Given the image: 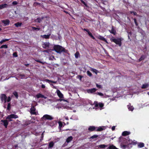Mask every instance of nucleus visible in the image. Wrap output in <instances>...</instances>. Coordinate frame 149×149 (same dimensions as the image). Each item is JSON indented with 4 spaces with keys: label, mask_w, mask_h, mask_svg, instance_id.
Returning a JSON list of instances; mask_svg holds the SVG:
<instances>
[{
    "label": "nucleus",
    "mask_w": 149,
    "mask_h": 149,
    "mask_svg": "<svg viewBox=\"0 0 149 149\" xmlns=\"http://www.w3.org/2000/svg\"><path fill=\"white\" fill-rule=\"evenodd\" d=\"M58 123L59 124V126L58 128L60 130L61 129V128L63 126V124L62 122L61 121H59L58 122Z\"/></svg>",
    "instance_id": "7c9ffc66"
},
{
    "label": "nucleus",
    "mask_w": 149,
    "mask_h": 149,
    "mask_svg": "<svg viewBox=\"0 0 149 149\" xmlns=\"http://www.w3.org/2000/svg\"><path fill=\"white\" fill-rule=\"evenodd\" d=\"M53 119V118L51 116L48 114L44 115L41 118V119L42 120H52Z\"/></svg>",
    "instance_id": "423d86ee"
},
{
    "label": "nucleus",
    "mask_w": 149,
    "mask_h": 149,
    "mask_svg": "<svg viewBox=\"0 0 149 149\" xmlns=\"http://www.w3.org/2000/svg\"><path fill=\"white\" fill-rule=\"evenodd\" d=\"M13 55L14 56L17 57L18 56L17 53L16 52H14L13 54Z\"/></svg>",
    "instance_id": "49530a36"
},
{
    "label": "nucleus",
    "mask_w": 149,
    "mask_h": 149,
    "mask_svg": "<svg viewBox=\"0 0 149 149\" xmlns=\"http://www.w3.org/2000/svg\"><path fill=\"white\" fill-rule=\"evenodd\" d=\"M82 29L85 31H86L88 33V32H89V31H90L87 29Z\"/></svg>",
    "instance_id": "603ef678"
},
{
    "label": "nucleus",
    "mask_w": 149,
    "mask_h": 149,
    "mask_svg": "<svg viewBox=\"0 0 149 149\" xmlns=\"http://www.w3.org/2000/svg\"><path fill=\"white\" fill-rule=\"evenodd\" d=\"M87 74L88 75L91 77L92 76V74L91 72L89 70H88L87 72Z\"/></svg>",
    "instance_id": "58836bf2"
},
{
    "label": "nucleus",
    "mask_w": 149,
    "mask_h": 149,
    "mask_svg": "<svg viewBox=\"0 0 149 149\" xmlns=\"http://www.w3.org/2000/svg\"><path fill=\"white\" fill-rule=\"evenodd\" d=\"M40 28H37V29H36V30H40Z\"/></svg>",
    "instance_id": "0e129e2a"
},
{
    "label": "nucleus",
    "mask_w": 149,
    "mask_h": 149,
    "mask_svg": "<svg viewBox=\"0 0 149 149\" xmlns=\"http://www.w3.org/2000/svg\"><path fill=\"white\" fill-rule=\"evenodd\" d=\"M13 94L15 96L16 99L18 98V93L17 92L15 91L13 93Z\"/></svg>",
    "instance_id": "c756f323"
},
{
    "label": "nucleus",
    "mask_w": 149,
    "mask_h": 149,
    "mask_svg": "<svg viewBox=\"0 0 149 149\" xmlns=\"http://www.w3.org/2000/svg\"><path fill=\"white\" fill-rule=\"evenodd\" d=\"M94 104L95 105V107H97L99 106L100 108H102L104 106V104L103 103L101 102H99L98 103L97 101H95Z\"/></svg>",
    "instance_id": "6e6552de"
},
{
    "label": "nucleus",
    "mask_w": 149,
    "mask_h": 149,
    "mask_svg": "<svg viewBox=\"0 0 149 149\" xmlns=\"http://www.w3.org/2000/svg\"><path fill=\"white\" fill-rule=\"evenodd\" d=\"M54 145V142L52 141H51L49 143L48 146V148H52Z\"/></svg>",
    "instance_id": "aec40b11"
},
{
    "label": "nucleus",
    "mask_w": 149,
    "mask_h": 149,
    "mask_svg": "<svg viewBox=\"0 0 149 149\" xmlns=\"http://www.w3.org/2000/svg\"><path fill=\"white\" fill-rule=\"evenodd\" d=\"M92 71L94 72L96 74H97V70L95 69H92Z\"/></svg>",
    "instance_id": "3c124183"
},
{
    "label": "nucleus",
    "mask_w": 149,
    "mask_h": 149,
    "mask_svg": "<svg viewBox=\"0 0 149 149\" xmlns=\"http://www.w3.org/2000/svg\"><path fill=\"white\" fill-rule=\"evenodd\" d=\"M36 109L34 106H32L30 109V113L31 115H37V113L36 112Z\"/></svg>",
    "instance_id": "0eeeda50"
},
{
    "label": "nucleus",
    "mask_w": 149,
    "mask_h": 149,
    "mask_svg": "<svg viewBox=\"0 0 149 149\" xmlns=\"http://www.w3.org/2000/svg\"><path fill=\"white\" fill-rule=\"evenodd\" d=\"M8 6V5L6 3H4L3 4L0 5L1 9L7 8Z\"/></svg>",
    "instance_id": "4be33fe9"
},
{
    "label": "nucleus",
    "mask_w": 149,
    "mask_h": 149,
    "mask_svg": "<svg viewBox=\"0 0 149 149\" xmlns=\"http://www.w3.org/2000/svg\"><path fill=\"white\" fill-rule=\"evenodd\" d=\"M80 56V54L79 52H77L75 54V56L76 58H77Z\"/></svg>",
    "instance_id": "473e14b6"
},
{
    "label": "nucleus",
    "mask_w": 149,
    "mask_h": 149,
    "mask_svg": "<svg viewBox=\"0 0 149 149\" xmlns=\"http://www.w3.org/2000/svg\"><path fill=\"white\" fill-rule=\"evenodd\" d=\"M97 90V89L95 88H92L89 89L87 90V91L88 93H93L95 92Z\"/></svg>",
    "instance_id": "4468645a"
},
{
    "label": "nucleus",
    "mask_w": 149,
    "mask_h": 149,
    "mask_svg": "<svg viewBox=\"0 0 149 149\" xmlns=\"http://www.w3.org/2000/svg\"><path fill=\"white\" fill-rule=\"evenodd\" d=\"M56 91L58 96L60 98H62L63 97V95L61 93V92L60 90H57Z\"/></svg>",
    "instance_id": "2eb2a0df"
},
{
    "label": "nucleus",
    "mask_w": 149,
    "mask_h": 149,
    "mask_svg": "<svg viewBox=\"0 0 149 149\" xmlns=\"http://www.w3.org/2000/svg\"><path fill=\"white\" fill-rule=\"evenodd\" d=\"M146 57L145 55H142L141 56V57L139 59V61L140 62L141 61L144 60Z\"/></svg>",
    "instance_id": "5701e85b"
},
{
    "label": "nucleus",
    "mask_w": 149,
    "mask_h": 149,
    "mask_svg": "<svg viewBox=\"0 0 149 149\" xmlns=\"http://www.w3.org/2000/svg\"><path fill=\"white\" fill-rule=\"evenodd\" d=\"M43 52H48V51L47 50H44V51H43Z\"/></svg>",
    "instance_id": "13d9d810"
},
{
    "label": "nucleus",
    "mask_w": 149,
    "mask_h": 149,
    "mask_svg": "<svg viewBox=\"0 0 149 149\" xmlns=\"http://www.w3.org/2000/svg\"><path fill=\"white\" fill-rule=\"evenodd\" d=\"M3 43V42H2V40H1V41H0V44H2Z\"/></svg>",
    "instance_id": "338daca9"
},
{
    "label": "nucleus",
    "mask_w": 149,
    "mask_h": 149,
    "mask_svg": "<svg viewBox=\"0 0 149 149\" xmlns=\"http://www.w3.org/2000/svg\"><path fill=\"white\" fill-rule=\"evenodd\" d=\"M1 22L4 24V26H6L9 25L10 23V21L8 19H6L5 20H1Z\"/></svg>",
    "instance_id": "9b49d317"
},
{
    "label": "nucleus",
    "mask_w": 149,
    "mask_h": 149,
    "mask_svg": "<svg viewBox=\"0 0 149 149\" xmlns=\"http://www.w3.org/2000/svg\"><path fill=\"white\" fill-rule=\"evenodd\" d=\"M149 84L148 83H145L143 84L141 86V88L142 89H145L148 87Z\"/></svg>",
    "instance_id": "6ab92c4d"
},
{
    "label": "nucleus",
    "mask_w": 149,
    "mask_h": 149,
    "mask_svg": "<svg viewBox=\"0 0 149 149\" xmlns=\"http://www.w3.org/2000/svg\"><path fill=\"white\" fill-rule=\"evenodd\" d=\"M1 124L3 125L5 127L7 128L8 125V122L7 120H1Z\"/></svg>",
    "instance_id": "9d476101"
},
{
    "label": "nucleus",
    "mask_w": 149,
    "mask_h": 149,
    "mask_svg": "<svg viewBox=\"0 0 149 149\" xmlns=\"http://www.w3.org/2000/svg\"><path fill=\"white\" fill-rule=\"evenodd\" d=\"M73 139V137L72 136H70L68 137L66 139V142L67 143H69Z\"/></svg>",
    "instance_id": "a211bd4d"
},
{
    "label": "nucleus",
    "mask_w": 149,
    "mask_h": 149,
    "mask_svg": "<svg viewBox=\"0 0 149 149\" xmlns=\"http://www.w3.org/2000/svg\"><path fill=\"white\" fill-rule=\"evenodd\" d=\"M111 41L114 42L116 44L118 45L119 47H121L122 45V39L121 38H118V39L115 38H111Z\"/></svg>",
    "instance_id": "20e7f679"
},
{
    "label": "nucleus",
    "mask_w": 149,
    "mask_h": 149,
    "mask_svg": "<svg viewBox=\"0 0 149 149\" xmlns=\"http://www.w3.org/2000/svg\"><path fill=\"white\" fill-rule=\"evenodd\" d=\"M81 2L84 4L85 6L87 7H88V6L86 3L83 0H80Z\"/></svg>",
    "instance_id": "e433bc0d"
},
{
    "label": "nucleus",
    "mask_w": 149,
    "mask_h": 149,
    "mask_svg": "<svg viewBox=\"0 0 149 149\" xmlns=\"http://www.w3.org/2000/svg\"><path fill=\"white\" fill-rule=\"evenodd\" d=\"M98 95H99L101 96H103V94L101 92H97V93H96Z\"/></svg>",
    "instance_id": "37998d69"
},
{
    "label": "nucleus",
    "mask_w": 149,
    "mask_h": 149,
    "mask_svg": "<svg viewBox=\"0 0 149 149\" xmlns=\"http://www.w3.org/2000/svg\"><path fill=\"white\" fill-rule=\"evenodd\" d=\"M137 145L138 147L141 148L144 146V144L142 142H138L134 140H132L129 139L128 140H125L123 143H120L121 148L123 149H125L127 148L128 149H130L132 147V145Z\"/></svg>",
    "instance_id": "f257e3e1"
},
{
    "label": "nucleus",
    "mask_w": 149,
    "mask_h": 149,
    "mask_svg": "<svg viewBox=\"0 0 149 149\" xmlns=\"http://www.w3.org/2000/svg\"><path fill=\"white\" fill-rule=\"evenodd\" d=\"M115 137H116L115 136H114V137H111V139H112V140H113V139H114V138H115Z\"/></svg>",
    "instance_id": "69168bd1"
},
{
    "label": "nucleus",
    "mask_w": 149,
    "mask_h": 149,
    "mask_svg": "<svg viewBox=\"0 0 149 149\" xmlns=\"http://www.w3.org/2000/svg\"><path fill=\"white\" fill-rule=\"evenodd\" d=\"M9 40V39H3L2 40V42L3 43L4 42H6V41H8Z\"/></svg>",
    "instance_id": "c03bdc74"
},
{
    "label": "nucleus",
    "mask_w": 149,
    "mask_h": 149,
    "mask_svg": "<svg viewBox=\"0 0 149 149\" xmlns=\"http://www.w3.org/2000/svg\"><path fill=\"white\" fill-rule=\"evenodd\" d=\"M20 77H23L24 76V74H21L20 75Z\"/></svg>",
    "instance_id": "680f3d73"
},
{
    "label": "nucleus",
    "mask_w": 149,
    "mask_h": 149,
    "mask_svg": "<svg viewBox=\"0 0 149 149\" xmlns=\"http://www.w3.org/2000/svg\"><path fill=\"white\" fill-rule=\"evenodd\" d=\"M109 31L111 33L114 35L116 34V31L114 27L113 26H112L111 30H109Z\"/></svg>",
    "instance_id": "f8f14e48"
},
{
    "label": "nucleus",
    "mask_w": 149,
    "mask_h": 149,
    "mask_svg": "<svg viewBox=\"0 0 149 149\" xmlns=\"http://www.w3.org/2000/svg\"><path fill=\"white\" fill-rule=\"evenodd\" d=\"M35 21L36 22L40 23L41 22V20L40 18H38L35 20Z\"/></svg>",
    "instance_id": "4c0bfd02"
},
{
    "label": "nucleus",
    "mask_w": 149,
    "mask_h": 149,
    "mask_svg": "<svg viewBox=\"0 0 149 149\" xmlns=\"http://www.w3.org/2000/svg\"><path fill=\"white\" fill-rule=\"evenodd\" d=\"M22 22H17L14 24V25L17 27H20L22 25Z\"/></svg>",
    "instance_id": "393cba45"
},
{
    "label": "nucleus",
    "mask_w": 149,
    "mask_h": 149,
    "mask_svg": "<svg viewBox=\"0 0 149 149\" xmlns=\"http://www.w3.org/2000/svg\"><path fill=\"white\" fill-rule=\"evenodd\" d=\"M130 133V132H127V131H124L122 133V135L123 136H125L128 135Z\"/></svg>",
    "instance_id": "412c9836"
},
{
    "label": "nucleus",
    "mask_w": 149,
    "mask_h": 149,
    "mask_svg": "<svg viewBox=\"0 0 149 149\" xmlns=\"http://www.w3.org/2000/svg\"><path fill=\"white\" fill-rule=\"evenodd\" d=\"M36 97L38 98H44V99H45L47 98V97H45L44 95H42V94L40 93H39L38 94H37L36 95Z\"/></svg>",
    "instance_id": "dca6fc26"
},
{
    "label": "nucleus",
    "mask_w": 149,
    "mask_h": 149,
    "mask_svg": "<svg viewBox=\"0 0 149 149\" xmlns=\"http://www.w3.org/2000/svg\"><path fill=\"white\" fill-rule=\"evenodd\" d=\"M25 66H28L29 65V64H25Z\"/></svg>",
    "instance_id": "e2e57ef3"
},
{
    "label": "nucleus",
    "mask_w": 149,
    "mask_h": 149,
    "mask_svg": "<svg viewBox=\"0 0 149 149\" xmlns=\"http://www.w3.org/2000/svg\"><path fill=\"white\" fill-rule=\"evenodd\" d=\"M98 38L101 40H102L104 42H106V43H108V42L107 40L103 36H98Z\"/></svg>",
    "instance_id": "f3484780"
},
{
    "label": "nucleus",
    "mask_w": 149,
    "mask_h": 149,
    "mask_svg": "<svg viewBox=\"0 0 149 149\" xmlns=\"http://www.w3.org/2000/svg\"><path fill=\"white\" fill-rule=\"evenodd\" d=\"M88 35L93 39H95V38L92 35V33L90 32V31H89L88 32Z\"/></svg>",
    "instance_id": "72a5a7b5"
},
{
    "label": "nucleus",
    "mask_w": 149,
    "mask_h": 149,
    "mask_svg": "<svg viewBox=\"0 0 149 149\" xmlns=\"http://www.w3.org/2000/svg\"><path fill=\"white\" fill-rule=\"evenodd\" d=\"M8 47V46L7 45L5 44L3 45L0 47V49H2L5 48L6 49Z\"/></svg>",
    "instance_id": "f704fd0d"
},
{
    "label": "nucleus",
    "mask_w": 149,
    "mask_h": 149,
    "mask_svg": "<svg viewBox=\"0 0 149 149\" xmlns=\"http://www.w3.org/2000/svg\"><path fill=\"white\" fill-rule=\"evenodd\" d=\"M96 86L97 88H102V86L101 85H99L97 84H96Z\"/></svg>",
    "instance_id": "8fccbe9b"
},
{
    "label": "nucleus",
    "mask_w": 149,
    "mask_h": 149,
    "mask_svg": "<svg viewBox=\"0 0 149 149\" xmlns=\"http://www.w3.org/2000/svg\"><path fill=\"white\" fill-rule=\"evenodd\" d=\"M134 20L135 24L136 26H138V24L137 22L136 19V18H134Z\"/></svg>",
    "instance_id": "a19ab883"
},
{
    "label": "nucleus",
    "mask_w": 149,
    "mask_h": 149,
    "mask_svg": "<svg viewBox=\"0 0 149 149\" xmlns=\"http://www.w3.org/2000/svg\"><path fill=\"white\" fill-rule=\"evenodd\" d=\"M64 13H65L66 14H68V12L67 11H66L65 10H64Z\"/></svg>",
    "instance_id": "052dcab7"
},
{
    "label": "nucleus",
    "mask_w": 149,
    "mask_h": 149,
    "mask_svg": "<svg viewBox=\"0 0 149 149\" xmlns=\"http://www.w3.org/2000/svg\"><path fill=\"white\" fill-rule=\"evenodd\" d=\"M11 100V98H10V96H9L8 97L7 99L6 100V101L8 102H9Z\"/></svg>",
    "instance_id": "a18cd8bd"
},
{
    "label": "nucleus",
    "mask_w": 149,
    "mask_h": 149,
    "mask_svg": "<svg viewBox=\"0 0 149 149\" xmlns=\"http://www.w3.org/2000/svg\"><path fill=\"white\" fill-rule=\"evenodd\" d=\"M98 137V136L97 135H94L93 136H92L91 137V138L93 139L94 138H97Z\"/></svg>",
    "instance_id": "79ce46f5"
},
{
    "label": "nucleus",
    "mask_w": 149,
    "mask_h": 149,
    "mask_svg": "<svg viewBox=\"0 0 149 149\" xmlns=\"http://www.w3.org/2000/svg\"><path fill=\"white\" fill-rule=\"evenodd\" d=\"M107 149H118L113 145H111L109 146Z\"/></svg>",
    "instance_id": "b1692460"
},
{
    "label": "nucleus",
    "mask_w": 149,
    "mask_h": 149,
    "mask_svg": "<svg viewBox=\"0 0 149 149\" xmlns=\"http://www.w3.org/2000/svg\"><path fill=\"white\" fill-rule=\"evenodd\" d=\"M45 132V131H44V132L43 133H42V134L41 136V138L40 139V140H42L43 138V133Z\"/></svg>",
    "instance_id": "09e8293b"
},
{
    "label": "nucleus",
    "mask_w": 149,
    "mask_h": 149,
    "mask_svg": "<svg viewBox=\"0 0 149 149\" xmlns=\"http://www.w3.org/2000/svg\"><path fill=\"white\" fill-rule=\"evenodd\" d=\"M14 147L15 148H16L17 147H18V145H15L14 146Z\"/></svg>",
    "instance_id": "bf43d9fd"
},
{
    "label": "nucleus",
    "mask_w": 149,
    "mask_h": 149,
    "mask_svg": "<svg viewBox=\"0 0 149 149\" xmlns=\"http://www.w3.org/2000/svg\"><path fill=\"white\" fill-rule=\"evenodd\" d=\"M18 118V116L17 115L14 114H11L8 116L6 118V119L7 120L8 122L9 121H12V118Z\"/></svg>",
    "instance_id": "39448f33"
},
{
    "label": "nucleus",
    "mask_w": 149,
    "mask_h": 149,
    "mask_svg": "<svg viewBox=\"0 0 149 149\" xmlns=\"http://www.w3.org/2000/svg\"><path fill=\"white\" fill-rule=\"evenodd\" d=\"M108 145H105L104 144H101L99 146V147L100 148H105L107 147Z\"/></svg>",
    "instance_id": "c85d7f7f"
},
{
    "label": "nucleus",
    "mask_w": 149,
    "mask_h": 149,
    "mask_svg": "<svg viewBox=\"0 0 149 149\" xmlns=\"http://www.w3.org/2000/svg\"><path fill=\"white\" fill-rule=\"evenodd\" d=\"M11 109V104L10 103H8L7 107V110L10 111Z\"/></svg>",
    "instance_id": "c9c22d12"
},
{
    "label": "nucleus",
    "mask_w": 149,
    "mask_h": 149,
    "mask_svg": "<svg viewBox=\"0 0 149 149\" xmlns=\"http://www.w3.org/2000/svg\"><path fill=\"white\" fill-rule=\"evenodd\" d=\"M49 43L48 42H44L42 44V47L44 49H46L49 47Z\"/></svg>",
    "instance_id": "ddd939ff"
},
{
    "label": "nucleus",
    "mask_w": 149,
    "mask_h": 149,
    "mask_svg": "<svg viewBox=\"0 0 149 149\" xmlns=\"http://www.w3.org/2000/svg\"><path fill=\"white\" fill-rule=\"evenodd\" d=\"M32 28L33 30H36L37 28L35 27L32 26Z\"/></svg>",
    "instance_id": "864d4df0"
},
{
    "label": "nucleus",
    "mask_w": 149,
    "mask_h": 149,
    "mask_svg": "<svg viewBox=\"0 0 149 149\" xmlns=\"http://www.w3.org/2000/svg\"><path fill=\"white\" fill-rule=\"evenodd\" d=\"M127 107L128 109L131 111H133L134 109V108L133 107V106H131L130 105V104L128 105H127Z\"/></svg>",
    "instance_id": "cd10ccee"
},
{
    "label": "nucleus",
    "mask_w": 149,
    "mask_h": 149,
    "mask_svg": "<svg viewBox=\"0 0 149 149\" xmlns=\"http://www.w3.org/2000/svg\"><path fill=\"white\" fill-rule=\"evenodd\" d=\"M130 12L131 14L133 13L134 15H137V13L134 11H130Z\"/></svg>",
    "instance_id": "ea45409f"
},
{
    "label": "nucleus",
    "mask_w": 149,
    "mask_h": 149,
    "mask_svg": "<svg viewBox=\"0 0 149 149\" xmlns=\"http://www.w3.org/2000/svg\"><path fill=\"white\" fill-rule=\"evenodd\" d=\"M53 50L58 53L61 54L62 52L68 54V50L59 45H55L53 47Z\"/></svg>",
    "instance_id": "f03ea898"
},
{
    "label": "nucleus",
    "mask_w": 149,
    "mask_h": 149,
    "mask_svg": "<svg viewBox=\"0 0 149 149\" xmlns=\"http://www.w3.org/2000/svg\"><path fill=\"white\" fill-rule=\"evenodd\" d=\"M50 35V34H49V35H42L41 37L43 38H45V39H49V36Z\"/></svg>",
    "instance_id": "bb28decb"
},
{
    "label": "nucleus",
    "mask_w": 149,
    "mask_h": 149,
    "mask_svg": "<svg viewBox=\"0 0 149 149\" xmlns=\"http://www.w3.org/2000/svg\"><path fill=\"white\" fill-rule=\"evenodd\" d=\"M18 4V2L16 1H13L12 2V4L13 5H16Z\"/></svg>",
    "instance_id": "de8ad7c7"
},
{
    "label": "nucleus",
    "mask_w": 149,
    "mask_h": 149,
    "mask_svg": "<svg viewBox=\"0 0 149 149\" xmlns=\"http://www.w3.org/2000/svg\"><path fill=\"white\" fill-rule=\"evenodd\" d=\"M79 77H80V79H81V78H82V77L81 76H79Z\"/></svg>",
    "instance_id": "774afa93"
},
{
    "label": "nucleus",
    "mask_w": 149,
    "mask_h": 149,
    "mask_svg": "<svg viewBox=\"0 0 149 149\" xmlns=\"http://www.w3.org/2000/svg\"><path fill=\"white\" fill-rule=\"evenodd\" d=\"M45 81L49 83L50 82L54 84H56V81H53L52 80H50L49 79H45Z\"/></svg>",
    "instance_id": "a878e982"
},
{
    "label": "nucleus",
    "mask_w": 149,
    "mask_h": 149,
    "mask_svg": "<svg viewBox=\"0 0 149 149\" xmlns=\"http://www.w3.org/2000/svg\"><path fill=\"white\" fill-rule=\"evenodd\" d=\"M0 98L2 102H6L7 99V97L5 94H1L0 95Z\"/></svg>",
    "instance_id": "1a4fd4ad"
},
{
    "label": "nucleus",
    "mask_w": 149,
    "mask_h": 149,
    "mask_svg": "<svg viewBox=\"0 0 149 149\" xmlns=\"http://www.w3.org/2000/svg\"><path fill=\"white\" fill-rule=\"evenodd\" d=\"M45 85H44L42 84L41 85V88H45Z\"/></svg>",
    "instance_id": "6e6d98bb"
},
{
    "label": "nucleus",
    "mask_w": 149,
    "mask_h": 149,
    "mask_svg": "<svg viewBox=\"0 0 149 149\" xmlns=\"http://www.w3.org/2000/svg\"><path fill=\"white\" fill-rule=\"evenodd\" d=\"M34 4H36L37 5H39L40 4V3L38 2H35Z\"/></svg>",
    "instance_id": "4d7b16f0"
},
{
    "label": "nucleus",
    "mask_w": 149,
    "mask_h": 149,
    "mask_svg": "<svg viewBox=\"0 0 149 149\" xmlns=\"http://www.w3.org/2000/svg\"><path fill=\"white\" fill-rule=\"evenodd\" d=\"M35 61H36V62H38V63H40L41 64H42L43 65H44V64L45 63H46V62H42V61H40V60H38V59H35Z\"/></svg>",
    "instance_id": "2f4dec72"
},
{
    "label": "nucleus",
    "mask_w": 149,
    "mask_h": 149,
    "mask_svg": "<svg viewBox=\"0 0 149 149\" xmlns=\"http://www.w3.org/2000/svg\"><path fill=\"white\" fill-rule=\"evenodd\" d=\"M115 126H113L111 128L112 130H114L115 129Z\"/></svg>",
    "instance_id": "5fc2aeb1"
},
{
    "label": "nucleus",
    "mask_w": 149,
    "mask_h": 149,
    "mask_svg": "<svg viewBox=\"0 0 149 149\" xmlns=\"http://www.w3.org/2000/svg\"><path fill=\"white\" fill-rule=\"evenodd\" d=\"M107 126H100L98 127L94 126H90L88 130H103L106 129Z\"/></svg>",
    "instance_id": "7ed1b4c3"
}]
</instances>
